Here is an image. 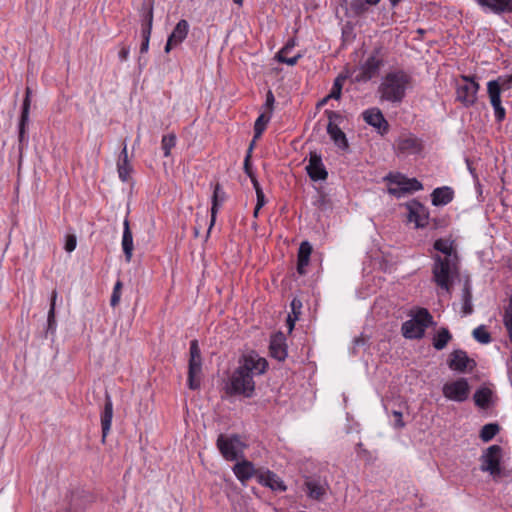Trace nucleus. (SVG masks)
<instances>
[{
	"label": "nucleus",
	"instance_id": "obj_1",
	"mask_svg": "<svg viewBox=\"0 0 512 512\" xmlns=\"http://www.w3.org/2000/svg\"><path fill=\"white\" fill-rule=\"evenodd\" d=\"M239 366L232 373L226 391L229 395H242L251 398L255 392L254 376L264 374L268 361L251 350L239 358Z\"/></svg>",
	"mask_w": 512,
	"mask_h": 512
},
{
	"label": "nucleus",
	"instance_id": "obj_2",
	"mask_svg": "<svg viewBox=\"0 0 512 512\" xmlns=\"http://www.w3.org/2000/svg\"><path fill=\"white\" fill-rule=\"evenodd\" d=\"M411 77L403 70L389 72L378 87L382 101L401 103L406 95Z\"/></svg>",
	"mask_w": 512,
	"mask_h": 512
},
{
	"label": "nucleus",
	"instance_id": "obj_3",
	"mask_svg": "<svg viewBox=\"0 0 512 512\" xmlns=\"http://www.w3.org/2000/svg\"><path fill=\"white\" fill-rule=\"evenodd\" d=\"M433 259L432 274L434 282L441 289L450 292L454 279L459 276L458 260L442 258L438 254Z\"/></svg>",
	"mask_w": 512,
	"mask_h": 512
},
{
	"label": "nucleus",
	"instance_id": "obj_4",
	"mask_svg": "<svg viewBox=\"0 0 512 512\" xmlns=\"http://www.w3.org/2000/svg\"><path fill=\"white\" fill-rule=\"evenodd\" d=\"M431 325H436L433 316L426 308H419L411 319L402 324V335L406 339H422L425 329Z\"/></svg>",
	"mask_w": 512,
	"mask_h": 512
},
{
	"label": "nucleus",
	"instance_id": "obj_5",
	"mask_svg": "<svg viewBox=\"0 0 512 512\" xmlns=\"http://www.w3.org/2000/svg\"><path fill=\"white\" fill-rule=\"evenodd\" d=\"M384 57L383 47L381 45L376 46L368 58L361 64L354 80L356 82H368L376 77L384 65Z\"/></svg>",
	"mask_w": 512,
	"mask_h": 512
},
{
	"label": "nucleus",
	"instance_id": "obj_6",
	"mask_svg": "<svg viewBox=\"0 0 512 512\" xmlns=\"http://www.w3.org/2000/svg\"><path fill=\"white\" fill-rule=\"evenodd\" d=\"M187 384L189 389L198 390L202 379V356L196 339L190 342Z\"/></svg>",
	"mask_w": 512,
	"mask_h": 512
},
{
	"label": "nucleus",
	"instance_id": "obj_7",
	"mask_svg": "<svg viewBox=\"0 0 512 512\" xmlns=\"http://www.w3.org/2000/svg\"><path fill=\"white\" fill-rule=\"evenodd\" d=\"M31 89L26 88L25 97L22 104L21 115L18 123V153H19V164L22 162L24 149L27 148L29 137L27 134V128L29 125V114L31 106Z\"/></svg>",
	"mask_w": 512,
	"mask_h": 512
},
{
	"label": "nucleus",
	"instance_id": "obj_8",
	"mask_svg": "<svg viewBox=\"0 0 512 512\" xmlns=\"http://www.w3.org/2000/svg\"><path fill=\"white\" fill-rule=\"evenodd\" d=\"M461 79L463 83L457 85L456 100L468 108L476 103L480 86L475 76L462 75Z\"/></svg>",
	"mask_w": 512,
	"mask_h": 512
},
{
	"label": "nucleus",
	"instance_id": "obj_9",
	"mask_svg": "<svg viewBox=\"0 0 512 512\" xmlns=\"http://www.w3.org/2000/svg\"><path fill=\"white\" fill-rule=\"evenodd\" d=\"M503 449L499 445H491L482 454L480 469L483 472H488L494 478L500 477L502 474L501 459Z\"/></svg>",
	"mask_w": 512,
	"mask_h": 512
},
{
	"label": "nucleus",
	"instance_id": "obj_10",
	"mask_svg": "<svg viewBox=\"0 0 512 512\" xmlns=\"http://www.w3.org/2000/svg\"><path fill=\"white\" fill-rule=\"evenodd\" d=\"M445 398L455 402H464L469 398L470 385L466 378L460 377L455 381L447 382L442 387Z\"/></svg>",
	"mask_w": 512,
	"mask_h": 512
},
{
	"label": "nucleus",
	"instance_id": "obj_11",
	"mask_svg": "<svg viewBox=\"0 0 512 512\" xmlns=\"http://www.w3.org/2000/svg\"><path fill=\"white\" fill-rule=\"evenodd\" d=\"M405 208L408 211L407 219L409 222H414L416 228H425L430 223L429 210L417 199L405 203Z\"/></svg>",
	"mask_w": 512,
	"mask_h": 512
},
{
	"label": "nucleus",
	"instance_id": "obj_12",
	"mask_svg": "<svg viewBox=\"0 0 512 512\" xmlns=\"http://www.w3.org/2000/svg\"><path fill=\"white\" fill-rule=\"evenodd\" d=\"M447 364L451 370L459 373H470L477 366L476 361L470 358L467 352L462 349L453 350L449 355Z\"/></svg>",
	"mask_w": 512,
	"mask_h": 512
},
{
	"label": "nucleus",
	"instance_id": "obj_13",
	"mask_svg": "<svg viewBox=\"0 0 512 512\" xmlns=\"http://www.w3.org/2000/svg\"><path fill=\"white\" fill-rule=\"evenodd\" d=\"M93 501L94 497L88 491L77 489L70 493L67 505L57 512H85Z\"/></svg>",
	"mask_w": 512,
	"mask_h": 512
},
{
	"label": "nucleus",
	"instance_id": "obj_14",
	"mask_svg": "<svg viewBox=\"0 0 512 512\" xmlns=\"http://www.w3.org/2000/svg\"><path fill=\"white\" fill-rule=\"evenodd\" d=\"M216 445L221 455L227 461H234L239 457L237 448L242 445V442L240 437L236 434L231 435L230 437L220 434L217 438Z\"/></svg>",
	"mask_w": 512,
	"mask_h": 512
},
{
	"label": "nucleus",
	"instance_id": "obj_15",
	"mask_svg": "<svg viewBox=\"0 0 512 512\" xmlns=\"http://www.w3.org/2000/svg\"><path fill=\"white\" fill-rule=\"evenodd\" d=\"M305 170L312 181H325L328 178V171L322 161V157L316 151L310 152L308 165Z\"/></svg>",
	"mask_w": 512,
	"mask_h": 512
},
{
	"label": "nucleus",
	"instance_id": "obj_16",
	"mask_svg": "<svg viewBox=\"0 0 512 512\" xmlns=\"http://www.w3.org/2000/svg\"><path fill=\"white\" fill-rule=\"evenodd\" d=\"M364 121L377 129L380 135H385L389 131V123L385 119L383 113L379 108H370L362 113Z\"/></svg>",
	"mask_w": 512,
	"mask_h": 512
},
{
	"label": "nucleus",
	"instance_id": "obj_17",
	"mask_svg": "<svg viewBox=\"0 0 512 512\" xmlns=\"http://www.w3.org/2000/svg\"><path fill=\"white\" fill-rule=\"evenodd\" d=\"M233 473L235 474L236 478L245 485L248 480H250L252 477H256L258 480V475L263 472L264 468H256L255 465L249 461V460H242L240 462H237L233 468Z\"/></svg>",
	"mask_w": 512,
	"mask_h": 512
},
{
	"label": "nucleus",
	"instance_id": "obj_18",
	"mask_svg": "<svg viewBox=\"0 0 512 512\" xmlns=\"http://www.w3.org/2000/svg\"><path fill=\"white\" fill-rule=\"evenodd\" d=\"M190 25L187 20L181 19L168 36L164 47L165 53H169L173 48L180 45L187 37Z\"/></svg>",
	"mask_w": 512,
	"mask_h": 512
},
{
	"label": "nucleus",
	"instance_id": "obj_19",
	"mask_svg": "<svg viewBox=\"0 0 512 512\" xmlns=\"http://www.w3.org/2000/svg\"><path fill=\"white\" fill-rule=\"evenodd\" d=\"M487 93L494 109L495 119L498 123H501L506 117V111L501 103V94H499L498 84L496 82H488Z\"/></svg>",
	"mask_w": 512,
	"mask_h": 512
},
{
	"label": "nucleus",
	"instance_id": "obj_20",
	"mask_svg": "<svg viewBox=\"0 0 512 512\" xmlns=\"http://www.w3.org/2000/svg\"><path fill=\"white\" fill-rule=\"evenodd\" d=\"M270 356L278 361H284L287 358L286 337L282 332L273 334L269 344Z\"/></svg>",
	"mask_w": 512,
	"mask_h": 512
},
{
	"label": "nucleus",
	"instance_id": "obj_21",
	"mask_svg": "<svg viewBox=\"0 0 512 512\" xmlns=\"http://www.w3.org/2000/svg\"><path fill=\"white\" fill-rule=\"evenodd\" d=\"M258 483L275 492H285L287 490L284 481L269 469H264L263 472L258 475Z\"/></svg>",
	"mask_w": 512,
	"mask_h": 512
},
{
	"label": "nucleus",
	"instance_id": "obj_22",
	"mask_svg": "<svg viewBox=\"0 0 512 512\" xmlns=\"http://www.w3.org/2000/svg\"><path fill=\"white\" fill-rule=\"evenodd\" d=\"M141 31L152 32L154 18V0H143L139 8Z\"/></svg>",
	"mask_w": 512,
	"mask_h": 512
},
{
	"label": "nucleus",
	"instance_id": "obj_23",
	"mask_svg": "<svg viewBox=\"0 0 512 512\" xmlns=\"http://www.w3.org/2000/svg\"><path fill=\"white\" fill-rule=\"evenodd\" d=\"M396 149L401 154H416L421 151L422 145L414 136H401L396 141Z\"/></svg>",
	"mask_w": 512,
	"mask_h": 512
},
{
	"label": "nucleus",
	"instance_id": "obj_24",
	"mask_svg": "<svg viewBox=\"0 0 512 512\" xmlns=\"http://www.w3.org/2000/svg\"><path fill=\"white\" fill-rule=\"evenodd\" d=\"M113 418V403L111 397L108 393L105 394V403L103 410L101 412V430H102V441H105V438L110 432L111 423Z\"/></svg>",
	"mask_w": 512,
	"mask_h": 512
},
{
	"label": "nucleus",
	"instance_id": "obj_25",
	"mask_svg": "<svg viewBox=\"0 0 512 512\" xmlns=\"http://www.w3.org/2000/svg\"><path fill=\"white\" fill-rule=\"evenodd\" d=\"M483 8L495 14L511 13L512 0H476Z\"/></svg>",
	"mask_w": 512,
	"mask_h": 512
},
{
	"label": "nucleus",
	"instance_id": "obj_26",
	"mask_svg": "<svg viewBox=\"0 0 512 512\" xmlns=\"http://www.w3.org/2000/svg\"><path fill=\"white\" fill-rule=\"evenodd\" d=\"M226 197L225 192L223 191L221 185L217 183L214 187L213 196H212V207H211V220L210 225L207 231V237L209 236L211 229L215 225L216 216L219 210L220 205L224 202Z\"/></svg>",
	"mask_w": 512,
	"mask_h": 512
},
{
	"label": "nucleus",
	"instance_id": "obj_27",
	"mask_svg": "<svg viewBox=\"0 0 512 512\" xmlns=\"http://www.w3.org/2000/svg\"><path fill=\"white\" fill-rule=\"evenodd\" d=\"M454 198V190L449 186L435 188L431 193V202L434 206L449 204Z\"/></svg>",
	"mask_w": 512,
	"mask_h": 512
},
{
	"label": "nucleus",
	"instance_id": "obj_28",
	"mask_svg": "<svg viewBox=\"0 0 512 512\" xmlns=\"http://www.w3.org/2000/svg\"><path fill=\"white\" fill-rule=\"evenodd\" d=\"M312 250V245L308 241H303L299 246L297 256V272L300 275H304L306 273V267L310 262Z\"/></svg>",
	"mask_w": 512,
	"mask_h": 512
},
{
	"label": "nucleus",
	"instance_id": "obj_29",
	"mask_svg": "<svg viewBox=\"0 0 512 512\" xmlns=\"http://www.w3.org/2000/svg\"><path fill=\"white\" fill-rule=\"evenodd\" d=\"M122 249L127 262L132 259V253L134 249L133 235L130 229V223L128 218H125L123 222V236H122Z\"/></svg>",
	"mask_w": 512,
	"mask_h": 512
},
{
	"label": "nucleus",
	"instance_id": "obj_30",
	"mask_svg": "<svg viewBox=\"0 0 512 512\" xmlns=\"http://www.w3.org/2000/svg\"><path fill=\"white\" fill-rule=\"evenodd\" d=\"M433 247L436 251L445 255L444 258L458 260L457 251L454 247V241L449 238H439L435 240Z\"/></svg>",
	"mask_w": 512,
	"mask_h": 512
},
{
	"label": "nucleus",
	"instance_id": "obj_31",
	"mask_svg": "<svg viewBox=\"0 0 512 512\" xmlns=\"http://www.w3.org/2000/svg\"><path fill=\"white\" fill-rule=\"evenodd\" d=\"M492 398L493 391L486 386L478 388L473 395L475 405L481 409L489 408L493 402Z\"/></svg>",
	"mask_w": 512,
	"mask_h": 512
},
{
	"label": "nucleus",
	"instance_id": "obj_32",
	"mask_svg": "<svg viewBox=\"0 0 512 512\" xmlns=\"http://www.w3.org/2000/svg\"><path fill=\"white\" fill-rule=\"evenodd\" d=\"M117 170H118L119 178L123 182L128 181L130 172L132 171V167L129 164L128 153H127V146L126 145H124V147H123V149H122V151H121V153L119 155V159H118V162H117Z\"/></svg>",
	"mask_w": 512,
	"mask_h": 512
},
{
	"label": "nucleus",
	"instance_id": "obj_33",
	"mask_svg": "<svg viewBox=\"0 0 512 512\" xmlns=\"http://www.w3.org/2000/svg\"><path fill=\"white\" fill-rule=\"evenodd\" d=\"M327 133L330 138L333 140L336 146L341 149L348 148V141L345 133L334 123H328L327 125Z\"/></svg>",
	"mask_w": 512,
	"mask_h": 512
},
{
	"label": "nucleus",
	"instance_id": "obj_34",
	"mask_svg": "<svg viewBox=\"0 0 512 512\" xmlns=\"http://www.w3.org/2000/svg\"><path fill=\"white\" fill-rule=\"evenodd\" d=\"M452 340V334L447 327H440L432 339V346L438 350H443Z\"/></svg>",
	"mask_w": 512,
	"mask_h": 512
},
{
	"label": "nucleus",
	"instance_id": "obj_35",
	"mask_svg": "<svg viewBox=\"0 0 512 512\" xmlns=\"http://www.w3.org/2000/svg\"><path fill=\"white\" fill-rule=\"evenodd\" d=\"M305 487L308 497L314 500H320L326 492L325 487L316 480H306Z\"/></svg>",
	"mask_w": 512,
	"mask_h": 512
},
{
	"label": "nucleus",
	"instance_id": "obj_36",
	"mask_svg": "<svg viewBox=\"0 0 512 512\" xmlns=\"http://www.w3.org/2000/svg\"><path fill=\"white\" fill-rule=\"evenodd\" d=\"M56 299H57V291L53 290L51 293L50 308H49L48 317H47L46 333L54 334L56 331V327H57V323H56V319H55Z\"/></svg>",
	"mask_w": 512,
	"mask_h": 512
},
{
	"label": "nucleus",
	"instance_id": "obj_37",
	"mask_svg": "<svg viewBox=\"0 0 512 512\" xmlns=\"http://www.w3.org/2000/svg\"><path fill=\"white\" fill-rule=\"evenodd\" d=\"M462 312L464 315H470L473 312V305H472V291L469 281L467 280L464 283L463 289H462Z\"/></svg>",
	"mask_w": 512,
	"mask_h": 512
},
{
	"label": "nucleus",
	"instance_id": "obj_38",
	"mask_svg": "<svg viewBox=\"0 0 512 512\" xmlns=\"http://www.w3.org/2000/svg\"><path fill=\"white\" fill-rule=\"evenodd\" d=\"M272 116L271 113H261L254 123V138L258 139L261 137L266 129L267 124L270 122Z\"/></svg>",
	"mask_w": 512,
	"mask_h": 512
},
{
	"label": "nucleus",
	"instance_id": "obj_39",
	"mask_svg": "<svg viewBox=\"0 0 512 512\" xmlns=\"http://www.w3.org/2000/svg\"><path fill=\"white\" fill-rule=\"evenodd\" d=\"M500 431L498 423L485 424L480 430V438L483 442L491 441Z\"/></svg>",
	"mask_w": 512,
	"mask_h": 512
},
{
	"label": "nucleus",
	"instance_id": "obj_40",
	"mask_svg": "<svg viewBox=\"0 0 512 512\" xmlns=\"http://www.w3.org/2000/svg\"><path fill=\"white\" fill-rule=\"evenodd\" d=\"M150 37L151 32L141 31L142 42L140 45V56L138 58V66L140 70L146 65V59H144L142 55L147 53L149 50Z\"/></svg>",
	"mask_w": 512,
	"mask_h": 512
},
{
	"label": "nucleus",
	"instance_id": "obj_41",
	"mask_svg": "<svg viewBox=\"0 0 512 512\" xmlns=\"http://www.w3.org/2000/svg\"><path fill=\"white\" fill-rule=\"evenodd\" d=\"M472 335L474 339L481 344H488L492 340L490 333L486 330L484 325H480L475 328L472 332Z\"/></svg>",
	"mask_w": 512,
	"mask_h": 512
},
{
	"label": "nucleus",
	"instance_id": "obj_42",
	"mask_svg": "<svg viewBox=\"0 0 512 512\" xmlns=\"http://www.w3.org/2000/svg\"><path fill=\"white\" fill-rule=\"evenodd\" d=\"M368 6L370 5L365 0H351L350 2V10L357 17L366 14L369 10Z\"/></svg>",
	"mask_w": 512,
	"mask_h": 512
},
{
	"label": "nucleus",
	"instance_id": "obj_43",
	"mask_svg": "<svg viewBox=\"0 0 512 512\" xmlns=\"http://www.w3.org/2000/svg\"><path fill=\"white\" fill-rule=\"evenodd\" d=\"M285 52H289V45H285L276 55V59L278 60V62L280 63H285L287 65H290V66H294L295 64H297L298 60L301 58V55L298 54L294 57H286L285 56Z\"/></svg>",
	"mask_w": 512,
	"mask_h": 512
},
{
	"label": "nucleus",
	"instance_id": "obj_44",
	"mask_svg": "<svg viewBox=\"0 0 512 512\" xmlns=\"http://www.w3.org/2000/svg\"><path fill=\"white\" fill-rule=\"evenodd\" d=\"M176 145L175 134L164 135L161 140V147L165 157L170 156L171 149Z\"/></svg>",
	"mask_w": 512,
	"mask_h": 512
},
{
	"label": "nucleus",
	"instance_id": "obj_45",
	"mask_svg": "<svg viewBox=\"0 0 512 512\" xmlns=\"http://www.w3.org/2000/svg\"><path fill=\"white\" fill-rule=\"evenodd\" d=\"M490 82H496L499 86V94L503 91L509 90L512 88V74L506 76H499L495 80H491Z\"/></svg>",
	"mask_w": 512,
	"mask_h": 512
},
{
	"label": "nucleus",
	"instance_id": "obj_46",
	"mask_svg": "<svg viewBox=\"0 0 512 512\" xmlns=\"http://www.w3.org/2000/svg\"><path fill=\"white\" fill-rule=\"evenodd\" d=\"M344 80V77L338 76L333 83L332 89L330 93L328 94V98H333L335 100L340 99L341 93H342V82Z\"/></svg>",
	"mask_w": 512,
	"mask_h": 512
},
{
	"label": "nucleus",
	"instance_id": "obj_47",
	"mask_svg": "<svg viewBox=\"0 0 512 512\" xmlns=\"http://www.w3.org/2000/svg\"><path fill=\"white\" fill-rule=\"evenodd\" d=\"M386 180L389 182L390 185H396L398 187L407 186V177L400 173H396V174L390 173L386 177Z\"/></svg>",
	"mask_w": 512,
	"mask_h": 512
},
{
	"label": "nucleus",
	"instance_id": "obj_48",
	"mask_svg": "<svg viewBox=\"0 0 512 512\" xmlns=\"http://www.w3.org/2000/svg\"><path fill=\"white\" fill-rule=\"evenodd\" d=\"M122 287H123V283L120 280H118L114 285L113 292H112L111 299H110V305L112 307H116L119 304L120 298H121Z\"/></svg>",
	"mask_w": 512,
	"mask_h": 512
},
{
	"label": "nucleus",
	"instance_id": "obj_49",
	"mask_svg": "<svg viewBox=\"0 0 512 512\" xmlns=\"http://www.w3.org/2000/svg\"><path fill=\"white\" fill-rule=\"evenodd\" d=\"M405 189L408 193H412L423 189V185L416 178H407V186H405Z\"/></svg>",
	"mask_w": 512,
	"mask_h": 512
},
{
	"label": "nucleus",
	"instance_id": "obj_50",
	"mask_svg": "<svg viewBox=\"0 0 512 512\" xmlns=\"http://www.w3.org/2000/svg\"><path fill=\"white\" fill-rule=\"evenodd\" d=\"M388 193L397 197V198H400L402 196H404L405 194H408V192L406 191L405 189V186L403 187H398L396 185H390L388 187Z\"/></svg>",
	"mask_w": 512,
	"mask_h": 512
},
{
	"label": "nucleus",
	"instance_id": "obj_51",
	"mask_svg": "<svg viewBox=\"0 0 512 512\" xmlns=\"http://www.w3.org/2000/svg\"><path fill=\"white\" fill-rule=\"evenodd\" d=\"M76 244H77V239H76V236L73 235V234H69L66 236V241H65V250L67 252H72L75 250L76 248Z\"/></svg>",
	"mask_w": 512,
	"mask_h": 512
},
{
	"label": "nucleus",
	"instance_id": "obj_52",
	"mask_svg": "<svg viewBox=\"0 0 512 512\" xmlns=\"http://www.w3.org/2000/svg\"><path fill=\"white\" fill-rule=\"evenodd\" d=\"M503 323L512 325V295L509 298L508 306L504 310Z\"/></svg>",
	"mask_w": 512,
	"mask_h": 512
},
{
	"label": "nucleus",
	"instance_id": "obj_53",
	"mask_svg": "<svg viewBox=\"0 0 512 512\" xmlns=\"http://www.w3.org/2000/svg\"><path fill=\"white\" fill-rule=\"evenodd\" d=\"M274 102H275L274 95H273L272 91L269 90L266 94V100H265V104H264V107L268 110L266 113L272 114Z\"/></svg>",
	"mask_w": 512,
	"mask_h": 512
},
{
	"label": "nucleus",
	"instance_id": "obj_54",
	"mask_svg": "<svg viewBox=\"0 0 512 512\" xmlns=\"http://www.w3.org/2000/svg\"><path fill=\"white\" fill-rule=\"evenodd\" d=\"M244 172L247 174V176L250 178L255 175L253 169H252V163H251V156L246 155L244 159Z\"/></svg>",
	"mask_w": 512,
	"mask_h": 512
},
{
	"label": "nucleus",
	"instance_id": "obj_55",
	"mask_svg": "<svg viewBox=\"0 0 512 512\" xmlns=\"http://www.w3.org/2000/svg\"><path fill=\"white\" fill-rule=\"evenodd\" d=\"M292 312L295 315V319L298 318V314H300V309L302 307V303L298 299H293L291 302Z\"/></svg>",
	"mask_w": 512,
	"mask_h": 512
},
{
	"label": "nucleus",
	"instance_id": "obj_56",
	"mask_svg": "<svg viewBox=\"0 0 512 512\" xmlns=\"http://www.w3.org/2000/svg\"><path fill=\"white\" fill-rule=\"evenodd\" d=\"M256 196H257V203H256L257 210H260L266 203L263 190H258V192L256 193Z\"/></svg>",
	"mask_w": 512,
	"mask_h": 512
},
{
	"label": "nucleus",
	"instance_id": "obj_57",
	"mask_svg": "<svg viewBox=\"0 0 512 512\" xmlns=\"http://www.w3.org/2000/svg\"><path fill=\"white\" fill-rule=\"evenodd\" d=\"M393 416L395 418L394 426L396 428H403L405 426V423L402 420V413L399 411H393Z\"/></svg>",
	"mask_w": 512,
	"mask_h": 512
},
{
	"label": "nucleus",
	"instance_id": "obj_58",
	"mask_svg": "<svg viewBox=\"0 0 512 512\" xmlns=\"http://www.w3.org/2000/svg\"><path fill=\"white\" fill-rule=\"evenodd\" d=\"M129 54H130V48L128 46H123V47H121V49L118 53V57H119L120 61H126L129 57Z\"/></svg>",
	"mask_w": 512,
	"mask_h": 512
},
{
	"label": "nucleus",
	"instance_id": "obj_59",
	"mask_svg": "<svg viewBox=\"0 0 512 512\" xmlns=\"http://www.w3.org/2000/svg\"><path fill=\"white\" fill-rule=\"evenodd\" d=\"M325 114L327 115V117L329 119V123H333V121H335V120L342 119V116L338 112H335L332 110H326Z\"/></svg>",
	"mask_w": 512,
	"mask_h": 512
},
{
	"label": "nucleus",
	"instance_id": "obj_60",
	"mask_svg": "<svg viewBox=\"0 0 512 512\" xmlns=\"http://www.w3.org/2000/svg\"><path fill=\"white\" fill-rule=\"evenodd\" d=\"M250 180H251V182L253 184V187H254L256 193L258 192V190H262V188H261V186H260V184H259V182H258V180L256 178V175L250 177Z\"/></svg>",
	"mask_w": 512,
	"mask_h": 512
},
{
	"label": "nucleus",
	"instance_id": "obj_61",
	"mask_svg": "<svg viewBox=\"0 0 512 512\" xmlns=\"http://www.w3.org/2000/svg\"><path fill=\"white\" fill-rule=\"evenodd\" d=\"M504 326L506 327V329L508 331L509 340H510V342H512V325L511 324H504Z\"/></svg>",
	"mask_w": 512,
	"mask_h": 512
},
{
	"label": "nucleus",
	"instance_id": "obj_62",
	"mask_svg": "<svg viewBox=\"0 0 512 512\" xmlns=\"http://www.w3.org/2000/svg\"><path fill=\"white\" fill-rule=\"evenodd\" d=\"M255 140L256 139L254 138L253 141L250 143L246 155H250L252 157V151H253V148H254Z\"/></svg>",
	"mask_w": 512,
	"mask_h": 512
},
{
	"label": "nucleus",
	"instance_id": "obj_63",
	"mask_svg": "<svg viewBox=\"0 0 512 512\" xmlns=\"http://www.w3.org/2000/svg\"><path fill=\"white\" fill-rule=\"evenodd\" d=\"M354 343H355L356 346L364 345L365 340L363 338H361V337H358V338H355Z\"/></svg>",
	"mask_w": 512,
	"mask_h": 512
},
{
	"label": "nucleus",
	"instance_id": "obj_64",
	"mask_svg": "<svg viewBox=\"0 0 512 512\" xmlns=\"http://www.w3.org/2000/svg\"><path fill=\"white\" fill-rule=\"evenodd\" d=\"M330 99H331V98H328V95H327L326 97H324V98H323V99L318 103V105H317V106H318V107H320V106L325 105V104L328 102V100H330Z\"/></svg>",
	"mask_w": 512,
	"mask_h": 512
}]
</instances>
